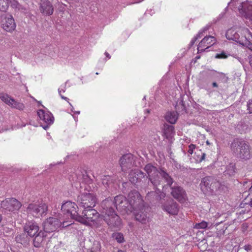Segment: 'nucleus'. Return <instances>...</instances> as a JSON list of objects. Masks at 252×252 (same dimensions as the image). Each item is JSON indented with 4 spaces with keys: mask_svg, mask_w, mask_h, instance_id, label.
I'll use <instances>...</instances> for the list:
<instances>
[{
    "mask_svg": "<svg viewBox=\"0 0 252 252\" xmlns=\"http://www.w3.org/2000/svg\"><path fill=\"white\" fill-rule=\"evenodd\" d=\"M228 40H234L252 51V33L247 28H231L226 32Z\"/></svg>",
    "mask_w": 252,
    "mask_h": 252,
    "instance_id": "nucleus-1",
    "label": "nucleus"
},
{
    "mask_svg": "<svg viewBox=\"0 0 252 252\" xmlns=\"http://www.w3.org/2000/svg\"><path fill=\"white\" fill-rule=\"evenodd\" d=\"M104 220L111 228H119L121 224V220L115 211V205L111 199H105L101 203Z\"/></svg>",
    "mask_w": 252,
    "mask_h": 252,
    "instance_id": "nucleus-2",
    "label": "nucleus"
},
{
    "mask_svg": "<svg viewBox=\"0 0 252 252\" xmlns=\"http://www.w3.org/2000/svg\"><path fill=\"white\" fill-rule=\"evenodd\" d=\"M231 150L238 158L247 160L251 157L250 146L244 140L235 139L231 144Z\"/></svg>",
    "mask_w": 252,
    "mask_h": 252,
    "instance_id": "nucleus-3",
    "label": "nucleus"
},
{
    "mask_svg": "<svg viewBox=\"0 0 252 252\" xmlns=\"http://www.w3.org/2000/svg\"><path fill=\"white\" fill-rule=\"evenodd\" d=\"M157 177L152 178V184L154 187L161 186L162 190H165L168 187H171L174 183L173 179L164 169H160Z\"/></svg>",
    "mask_w": 252,
    "mask_h": 252,
    "instance_id": "nucleus-4",
    "label": "nucleus"
},
{
    "mask_svg": "<svg viewBox=\"0 0 252 252\" xmlns=\"http://www.w3.org/2000/svg\"><path fill=\"white\" fill-rule=\"evenodd\" d=\"M99 218V214L96 210L93 208L84 209L82 215H79L76 221L88 225L96 223Z\"/></svg>",
    "mask_w": 252,
    "mask_h": 252,
    "instance_id": "nucleus-5",
    "label": "nucleus"
},
{
    "mask_svg": "<svg viewBox=\"0 0 252 252\" xmlns=\"http://www.w3.org/2000/svg\"><path fill=\"white\" fill-rule=\"evenodd\" d=\"M63 220L61 218L59 219L53 217H50L47 219L43 223L44 232L46 234L47 233H49L56 231L62 225L63 227H65L71 224Z\"/></svg>",
    "mask_w": 252,
    "mask_h": 252,
    "instance_id": "nucleus-6",
    "label": "nucleus"
},
{
    "mask_svg": "<svg viewBox=\"0 0 252 252\" xmlns=\"http://www.w3.org/2000/svg\"><path fill=\"white\" fill-rule=\"evenodd\" d=\"M77 201L80 207L86 209L93 208L95 206L97 200L93 193L85 192L78 196Z\"/></svg>",
    "mask_w": 252,
    "mask_h": 252,
    "instance_id": "nucleus-7",
    "label": "nucleus"
},
{
    "mask_svg": "<svg viewBox=\"0 0 252 252\" xmlns=\"http://www.w3.org/2000/svg\"><path fill=\"white\" fill-rule=\"evenodd\" d=\"M200 186L202 191L207 194L218 189L220 186V183L213 177H206L202 179Z\"/></svg>",
    "mask_w": 252,
    "mask_h": 252,
    "instance_id": "nucleus-8",
    "label": "nucleus"
},
{
    "mask_svg": "<svg viewBox=\"0 0 252 252\" xmlns=\"http://www.w3.org/2000/svg\"><path fill=\"white\" fill-rule=\"evenodd\" d=\"M48 206L45 203H31L27 208V212L34 217L39 218L47 214Z\"/></svg>",
    "mask_w": 252,
    "mask_h": 252,
    "instance_id": "nucleus-9",
    "label": "nucleus"
},
{
    "mask_svg": "<svg viewBox=\"0 0 252 252\" xmlns=\"http://www.w3.org/2000/svg\"><path fill=\"white\" fill-rule=\"evenodd\" d=\"M238 9L242 17L252 20V0H240Z\"/></svg>",
    "mask_w": 252,
    "mask_h": 252,
    "instance_id": "nucleus-10",
    "label": "nucleus"
},
{
    "mask_svg": "<svg viewBox=\"0 0 252 252\" xmlns=\"http://www.w3.org/2000/svg\"><path fill=\"white\" fill-rule=\"evenodd\" d=\"M148 210V207L143 204L129 211L133 212L136 220L142 224H146L149 221V218L147 216Z\"/></svg>",
    "mask_w": 252,
    "mask_h": 252,
    "instance_id": "nucleus-11",
    "label": "nucleus"
},
{
    "mask_svg": "<svg viewBox=\"0 0 252 252\" xmlns=\"http://www.w3.org/2000/svg\"><path fill=\"white\" fill-rule=\"evenodd\" d=\"M0 17L2 28L4 30L11 32L15 29L16 24L11 15L4 12L0 15Z\"/></svg>",
    "mask_w": 252,
    "mask_h": 252,
    "instance_id": "nucleus-12",
    "label": "nucleus"
},
{
    "mask_svg": "<svg viewBox=\"0 0 252 252\" xmlns=\"http://www.w3.org/2000/svg\"><path fill=\"white\" fill-rule=\"evenodd\" d=\"M77 209H78L77 205L74 202L70 201H67L63 204L61 208L63 213L66 214L67 216H69L71 219L76 220L79 216Z\"/></svg>",
    "mask_w": 252,
    "mask_h": 252,
    "instance_id": "nucleus-13",
    "label": "nucleus"
},
{
    "mask_svg": "<svg viewBox=\"0 0 252 252\" xmlns=\"http://www.w3.org/2000/svg\"><path fill=\"white\" fill-rule=\"evenodd\" d=\"M161 208L169 215H177L180 210V206L173 199L169 198L161 203Z\"/></svg>",
    "mask_w": 252,
    "mask_h": 252,
    "instance_id": "nucleus-14",
    "label": "nucleus"
},
{
    "mask_svg": "<svg viewBox=\"0 0 252 252\" xmlns=\"http://www.w3.org/2000/svg\"><path fill=\"white\" fill-rule=\"evenodd\" d=\"M127 201L130 210L144 204L140 194L136 190H132L128 193Z\"/></svg>",
    "mask_w": 252,
    "mask_h": 252,
    "instance_id": "nucleus-15",
    "label": "nucleus"
},
{
    "mask_svg": "<svg viewBox=\"0 0 252 252\" xmlns=\"http://www.w3.org/2000/svg\"><path fill=\"white\" fill-rule=\"evenodd\" d=\"M134 157L132 154H127L123 155L119 160L122 170L126 172L132 168L134 165Z\"/></svg>",
    "mask_w": 252,
    "mask_h": 252,
    "instance_id": "nucleus-16",
    "label": "nucleus"
},
{
    "mask_svg": "<svg viewBox=\"0 0 252 252\" xmlns=\"http://www.w3.org/2000/svg\"><path fill=\"white\" fill-rule=\"evenodd\" d=\"M1 207L8 211L18 210L21 207V203L17 199L7 198L1 202Z\"/></svg>",
    "mask_w": 252,
    "mask_h": 252,
    "instance_id": "nucleus-17",
    "label": "nucleus"
},
{
    "mask_svg": "<svg viewBox=\"0 0 252 252\" xmlns=\"http://www.w3.org/2000/svg\"><path fill=\"white\" fill-rule=\"evenodd\" d=\"M171 189V194L176 200L181 202H185L187 199V194L185 190L180 186L176 185L174 183L173 186L170 187Z\"/></svg>",
    "mask_w": 252,
    "mask_h": 252,
    "instance_id": "nucleus-18",
    "label": "nucleus"
},
{
    "mask_svg": "<svg viewBox=\"0 0 252 252\" xmlns=\"http://www.w3.org/2000/svg\"><path fill=\"white\" fill-rule=\"evenodd\" d=\"M106 199H111L113 202V203L115 205V209L116 208L118 210L126 211L130 210L127 199H126V198L122 195L116 196L114 198V200L109 198H107Z\"/></svg>",
    "mask_w": 252,
    "mask_h": 252,
    "instance_id": "nucleus-19",
    "label": "nucleus"
},
{
    "mask_svg": "<svg viewBox=\"0 0 252 252\" xmlns=\"http://www.w3.org/2000/svg\"><path fill=\"white\" fill-rule=\"evenodd\" d=\"M0 98L2 101L12 108H15L21 110H23L25 107V106L23 103L16 101L14 99L11 98L6 94H0Z\"/></svg>",
    "mask_w": 252,
    "mask_h": 252,
    "instance_id": "nucleus-20",
    "label": "nucleus"
},
{
    "mask_svg": "<svg viewBox=\"0 0 252 252\" xmlns=\"http://www.w3.org/2000/svg\"><path fill=\"white\" fill-rule=\"evenodd\" d=\"M216 43V39L213 36H206L198 44V52H202L208 49Z\"/></svg>",
    "mask_w": 252,
    "mask_h": 252,
    "instance_id": "nucleus-21",
    "label": "nucleus"
},
{
    "mask_svg": "<svg viewBox=\"0 0 252 252\" xmlns=\"http://www.w3.org/2000/svg\"><path fill=\"white\" fill-rule=\"evenodd\" d=\"M37 114L41 120H42L45 124V125L42 126L44 129L48 128L49 126L53 123L54 117L49 112H45L43 110H39Z\"/></svg>",
    "mask_w": 252,
    "mask_h": 252,
    "instance_id": "nucleus-22",
    "label": "nucleus"
},
{
    "mask_svg": "<svg viewBox=\"0 0 252 252\" xmlns=\"http://www.w3.org/2000/svg\"><path fill=\"white\" fill-rule=\"evenodd\" d=\"M39 10L44 15H51L54 12V7L49 0H41L39 3Z\"/></svg>",
    "mask_w": 252,
    "mask_h": 252,
    "instance_id": "nucleus-23",
    "label": "nucleus"
},
{
    "mask_svg": "<svg viewBox=\"0 0 252 252\" xmlns=\"http://www.w3.org/2000/svg\"><path fill=\"white\" fill-rule=\"evenodd\" d=\"M24 230L25 232L31 238H32L38 233L39 226L36 222L29 221L25 224Z\"/></svg>",
    "mask_w": 252,
    "mask_h": 252,
    "instance_id": "nucleus-24",
    "label": "nucleus"
},
{
    "mask_svg": "<svg viewBox=\"0 0 252 252\" xmlns=\"http://www.w3.org/2000/svg\"><path fill=\"white\" fill-rule=\"evenodd\" d=\"M144 170L147 174V177H148L149 180L150 181L151 183L152 178L157 177V174H158L159 172V170H158L157 167L151 163H149L146 165L144 168Z\"/></svg>",
    "mask_w": 252,
    "mask_h": 252,
    "instance_id": "nucleus-25",
    "label": "nucleus"
},
{
    "mask_svg": "<svg viewBox=\"0 0 252 252\" xmlns=\"http://www.w3.org/2000/svg\"><path fill=\"white\" fill-rule=\"evenodd\" d=\"M128 176L130 182L132 184H135L141 178L144 177L145 173L140 170L135 169L130 171Z\"/></svg>",
    "mask_w": 252,
    "mask_h": 252,
    "instance_id": "nucleus-26",
    "label": "nucleus"
},
{
    "mask_svg": "<svg viewBox=\"0 0 252 252\" xmlns=\"http://www.w3.org/2000/svg\"><path fill=\"white\" fill-rule=\"evenodd\" d=\"M33 240V244L35 247L39 248L44 243L45 238L47 237V234L44 232L40 231L37 233Z\"/></svg>",
    "mask_w": 252,
    "mask_h": 252,
    "instance_id": "nucleus-27",
    "label": "nucleus"
},
{
    "mask_svg": "<svg viewBox=\"0 0 252 252\" xmlns=\"http://www.w3.org/2000/svg\"><path fill=\"white\" fill-rule=\"evenodd\" d=\"M17 2L15 0H0V10L5 11L10 5L13 7H16Z\"/></svg>",
    "mask_w": 252,
    "mask_h": 252,
    "instance_id": "nucleus-28",
    "label": "nucleus"
},
{
    "mask_svg": "<svg viewBox=\"0 0 252 252\" xmlns=\"http://www.w3.org/2000/svg\"><path fill=\"white\" fill-rule=\"evenodd\" d=\"M31 237L26 233H21L17 235L15 237V240L17 243L24 245H27L30 241Z\"/></svg>",
    "mask_w": 252,
    "mask_h": 252,
    "instance_id": "nucleus-29",
    "label": "nucleus"
},
{
    "mask_svg": "<svg viewBox=\"0 0 252 252\" xmlns=\"http://www.w3.org/2000/svg\"><path fill=\"white\" fill-rule=\"evenodd\" d=\"M165 190H163L161 191L160 189H156L155 191H152L151 192H149L148 194V196H151L154 195L155 197L156 200H160L163 199L165 196L166 194L164 192Z\"/></svg>",
    "mask_w": 252,
    "mask_h": 252,
    "instance_id": "nucleus-30",
    "label": "nucleus"
},
{
    "mask_svg": "<svg viewBox=\"0 0 252 252\" xmlns=\"http://www.w3.org/2000/svg\"><path fill=\"white\" fill-rule=\"evenodd\" d=\"M165 118L167 121L174 124L178 119L177 113L175 112H168L166 113Z\"/></svg>",
    "mask_w": 252,
    "mask_h": 252,
    "instance_id": "nucleus-31",
    "label": "nucleus"
},
{
    "mask_svg": "<svg viewBox=\"0 0 252 252\" xmlns=\"http://www.w3.org/2000/svg\"><path fill=\"white\" fill-rule=\"evenodd\" d=\"M235 173V164L233 163H230L226 166L225 170L224 172L225 176L229 177L233 176Z\"/></svg>",
    "mask_w": 252,
    "mask_h": 252,
    "instance_id": "nucleus-32",
    "label": "nucleus"
},
{
    "mask_svg": "<svg viewBox=\"0 0 252 252\" xmlns=\"http://www.w3.org/2000/svg\"><path fill=\"white\" fill-rule=\"evenodd\" d=\"M205 156V153L202 152L201 150L197 149L193 157L196 162H201L204 159Z\"/></svg>",
    "mask_w": 252,
    "mask_h": 252,
    "instance_id": "nucleus-33",
    "label": "nucleus"
},
{
    "mask_svg": "<svg viewBox=\"0 0 252 252\" xmlns=\"http://www.w3.org/2000/svg\"><path fill=\"white\" fill-rule=\"evenodd\" d=\"M174 132V128L173 126H165L164 134L166 138H169Z\"/></svg>",
    "mask_w": 252,
    "mask_h": 252,
    "instance_id": "nucleus-34",
    "label": "nucleus"
},
{
    "mask_svg": "<svg viewBox=\"0 0 252 252\" xmlns=\"http://www.w3.org/2000/svg\"><path fill=\"white\" fill-rule=\"evenodd\" d=\"M101 245L99 242L94 241L93 245L91 249V252H100Z\"/></svg>",
    "mask_w": 252,
    "mask_h": 252,
    "instance_id": "nucleus-35",
    "label": "nucleus"
},
{
    "mask_svg": "<svg viewBox=\"0 0 252 252\" xmlns=\"http://www.w3.org/2000/svg\"><path fill=\"white\" fill-rule=\"evenodd\" d=\"M113 237L118 243H122L124 241L123 235L121 233H116L113 234Z\"/></svg>",
    "mask_w": 252,
    "mask_h": 252,
    "instance_id": "nucleus-36",
    "label": "nucleus"
},
{
    "mask_svg": "<svg viewBox=\"0 0 252 252\" xmlns=\"http://www.w3.org/2000/svg\"><path fill=\"white\" fill-rule=\"evenodd\" d=\"M208 226V223L205 221H202L200 223H196L195 228L197 229L205 228Z\"/></svg>",
    "mask_w": 252,
    "mask_h": 252,
    "instance_id": "nucleus-37",
    "label": "nucleus"
},
{
    "mask_svg": "<svg viewBox=\"0 0 252 252\" xmlns=\"http://www.w3.org/2000/svg\"><path fill=\"white\" fill-rule=\"evenodd\" d=\"M111 181V177L109 175H104L102 178V182L104 185L108 186Z\"/></svg>",
    "mask_w": 252,
    "mask_h": 252,
    "instance_id": "nucleus-38",
    "label": "nucleus"
},
{
    "mask_svg": "<svg viewBox=\"0 0 252 252\" xmlns=\"http://www.w3.org/2000/svg\"><path fill=\"white\" fill-rule=\"evenodd\" d=\"M215 57L219 59H226L227 58V55L225 52H222L220 53L217 54Z\"/></svg>",
    "mask_w": 252,
    "mask_h": 252,
    "instance_id": "nucleus-39",
    "label": "nucleus"
},
{
    "mask_svg": "<svg viewBox=\"0 0 252 252\" xmlns=\"http://www.w3.org/2000/svg\"><path fill=\"white\" fill-rule=\"evenodd\" d=\"M201 35H202V32H199L196 35V36H195L193 39L192 40H191V41L190 42V44L191 45H193L194 43H195V41L198 38H200L201 37Z\"/></svg>",
    "mask_w": 252,
    "mask_h": 252,
    "instance_id": "nucleus-40",
    "label": "nucleus"
},
{
    "mask_svg": "<svg viewBox=\"0 0 252 252\" xmlns=\"http://www.w3.org/2000/svg\"><path fill=\"white\" fill-rule=\"evenodd\" d=\"M195 148V145L193 144H190L189 146V150H188V153L190 154H192L193 150Z\"/></svg>",
    "mask_w": 252,
    "mask_h": 252,
    "instance_id": "nucleus-41",
    "label": "nucleus"
},
{
    "mask_svg": "<svg viewBox=\"0 0 252 252\" xmlns=\"http://www.w3.org/2000/svg\"><path fill=\"white\" fill-rule=\"evenodd\" d=\"M248 110L250 113H252V100H249L247 104Z\"/></svg>",
    "mask_w": 252,
    "mask_h": 252,
    "instance_id": "nucleus-42",
    "label": "nucleus"
},
{
    "mask_svg": "<svg viewBox=\"0 0 252 252\" xmlns=\"http://www.w3.org/2000/svg\"><path fill=\"white\" fill-rule=\"evenodd\" d=\"M244 249L248 252L252 249V247L250 245H246L244 246Z\"/></svg>",
    "mask_w": 252,
    "mask_h": 252,
    "instance_id": "nucleus-43",
    "label": "nucleus"
},
{
    "mask_svg": "<svg viewBox=\"0 0 252 252\" xmlns=\"http://www.w3.org/2000/svg\"><path fill=\"white\" fill-rule=\"evenodd\" d=\"M58 91H59V93L60 95H61L62 98H63L65 100H67V101L68 100V98L67 97H65L61 94L62 91L60 90V89H59Z\"/></svg>",
    "mask_w": 252,
    "mask_h": 252,
    "instance_id": "nucleus-44",
    "label": "nucleus"
},
{
    "mask_svg": "<svg viewBox=\"0 0 252 252\" xmlns=\"http://www.w3.org/2000/svg\"><path fill=\"white\" fill-rule=\"evenodd\" d=\"M248 60L249 63H250V65L251 66L252 69V55L249 56L248 57Z\"/></svg>",
    "mask_w": 252,
    "mask_h": 252,
    "instance_id": "nucleus-45",
    "label": "nucleus"
},
{
    "mask_svg": "<svg viewBox=\"0 0 252 252\" xmlns=\"http://www.w3.org/2000/svg\"><path fill=\"white\" fill-rule=\"evenodd\" d=\"M209 28L208 27H205L202 30H201L200 32H202V34L203 32H204L205 31H206L208 30Z\"/></svg>",
    "mask_w": 252,
    "mask_h": 252,
    "instance_id": "nucleus-46",
    "label": "nucleus"
},
{
    "mask_svg": "<svg viewBox=\"0 0 252 252\" xmlns=\"http://www.w3.org/2000/svg\"><path fill=\"white\" fill-rule=\"evenodd\" d=\"M209 28L208 27H205L202 30H201L200 32H202V34L203 32H204L205 31H206L208 30Z\"/></svg>",
    "mask_w": 252,
    "mask_h": 252,
    "instance_id": "nucleus-47",
    "label": "nucleus"
},
{
    "mask_svg": "<svg viewBox=\"0 0 252 252\" xmlns=\"http://www.w3.org/2000/svg\"><path fill=\"white\" fill-rule=\"evenodd\" d=\"M105 55H106V56L108 58V59H110L111 58V56H110V55L107 53V52H105Z\"/></svg>",
    "mask_w": 252,
    "mask_h": 252,
    "instance_id": "nucleus-48",
    "label": "nucleus"
},
{
    "mask_svg": "<svg viewBox=\"0 0 252 252\" xmlns=\"http://www.w3.org/2000/svg\"><path fill=\"white\" fill-rule=\"evenodd\" d=\"M212 86H213V87H218V84L216 82H213L212 83Z\"/></svg>",
    "mask_w": 252,
    "mask_h": 252,
    "instance_id": "nucleus-49",
    "label": "nucleus"
},
{
    "mask_svg": "<svg viewBox=\"0 0 252 252\" xmlns=\"http://www.w3.org/2000/svg\"><path fill=\"white\" fill-rule=\"evenodd\" d=\"M86 177H87V178H86V179H87V180H88V181H87V182H88V183L89 184H90V183H91V182H92L91 180L90 179H89V178L87 177V176H86Z\"/></svg>",
    "mask_w": 252,
    "mask_h": 252,
    "instance_id": "nucleus-50",
    "label": "nucleus"
},
{
    "mask_svg": "<svg viewBox=\"0 0 252 252\" xmlns=\"http://www.w3.org/2000/svg\"><path fill=\"white\" fill-rule=\"evenodd\" d=\"M246 212V210H242L241 212H240V214H245V213Z\"/></svg>",
    "mask_w": 252,
    "mask_h": 252,
    "instance_id": "nucleus-51",
    "label": "nucleus"
},
{
    "mask_svg": "<svg viewBox=\"0 0 252 252\" xmlns=\"http://www.w3.org/2000/svg\"><path fill=\"white\" fill-rule=\"evenodd\" d=\"M236 1V0H231V1L230 2V4H233Z\"/></svg>",
    "mask_w": 252,
    "mask_h": 252,
    "instance_id": "nucleus-52",
    "label": "nucleus"
},
{
    "mask_svg": "<svg viewBox=\"0 0 252 252\" xmlns=\"http://www.w3.org/2000/svg\"><path fill=\"white\" fill-rule=\"evenodd\" d=\"M249 205L252 207V198L251 199V200L250 201V202L249 203Z\"/></svg>",
    "mask_w": 252,
    "mask_h": 252,
    "instance_id": "nucleus-53",
    "label": "nucleus"
},
{
    "mask_svg": "<svg viewBox=\"0 0 252 252\" xmlns=\"http://www.w3.org/2000/svg\"><path fill=\"white\" fill-rule=\"evenodd\" d=\"M75 113L77 114H80V111H76V112H75Z\"/></svg>",
    "mask_w": 252,
    "mask_h": 252,
    "instance_id": "nucleus-54",
    "label": "nucleus"
},
{
    "mask_svg": "<svg viewBox=\"0 0 252 252\" xmlns=\"http://www.w3.org/2000/svg\"><path fill=\"white\" fill-rule=\"evenodd\" d=\"M118 252H124L123 251L119 250L118 251Z\"/></svg>",
    "mask_w": 252,
    "mask_h": 252,
    "instance_id": "nucleus-55",
    "label": "nucleus"
},
{
    "mask_svg": "<svg viewBox=\"0 0 252 252\" xmlns=\"http://www.w3.org/2000/svg\"><path fill=\"white\" fill-rule=\"evenodd\" d=\"M147 113H149L150 112V111L148 109L147 110Z\"/></svg>",
    "mask_w": 252,
    "mask_h": 252,
    "instance_id": "nucleus-56",
    "label": "nucleus"
},
{
    "mask_svg": "<svg viewBox=\"0 0 252 252\" xmlns=\"http://www.w3.org/2000/svg\"><path fill=\"white\" fill-rule=\"evenodd\" d=\"M206 143H207L208 145H209V142H208V141L206 142Z\"/></svg>",
    "mask_w": 252,
    "mask_h": 252,
    "instance_id": "nucleus-57",
    "label": "nucleus"
},
{
    "mask_svg": "<svg viewBox=\"0 0 252 252\" xmlns=\"http://www.w3.org/2000/svg\"><path fill=\"white\" fill-rule=\"evenodd\" d=\"M62 91H63V92H65V90H62Z\"/></svg>",
    "mask_w": 252,
    "mask_h": 252,
    "instance_id": "nucleus-58",
    "label": "nucleus"
}]
</instances>
